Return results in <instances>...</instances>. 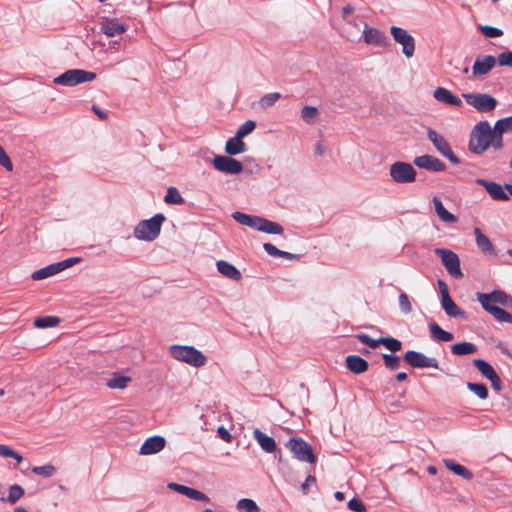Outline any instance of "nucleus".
Returning <instances> with one entry per match:
<instances>
[{
	"instance_id": "nucleus-1",
	"label": "nucleus",
	"mask_w": 512,
	"mask_h": 512,
	"mask_svg": "<svg viewBox=\"0 0 512 512\" xmlns=\"http://www.w3.org/2000/svg\"><path fill=\"white\" fill-rule=\"evenodd\" d=\"M496 133L488 121H480L471 131L469 150L477 155L483 154L490 146L496 150Z\"/></svg>"
},
{
	"instance_id": "nucleus-2",
	"label": "nucleus",
	"mask_w": 512,
	"mask_h": 512,
	"mask_svg": "<svg viewBox=\"0 0 512 512\" xmlns=\"http://www.w3.org/2000/svg\"><path fill=\"white\" fill-rule=\"evenodd\" d=\"M169 351L175 360L196 368L204 366L207 362V357L193 346L172 345Z\"/></svg>"
},
{
	"instance_id": "nucleus-3",
	"label": "nucleus",
	"mask_w": 512,
	"mask_h": 512,
	"mask_svg": "<svg viewBox=\"0 0 512 512\" xmlns=\"http://www.w3.org/2000/svg\"><path fill=\"white\" fill-rule=\"evenodd\" d=\"M165 221V216L161 213L152 218L143 220L134 229V236L139 240L153 241L161 231V226Z\"/></svg>"
},
{
	"instance_id": "nucleus-4",
	"label": "nucleus",
	"mask_w": 512,
	"mask_h": 512,
	"mask_svg": "<svg viewBox=\"0 0 512 512\" xmlns=\"http://www.w3.org/2000/svg\"><path fill=\"white\" fill-rule=\"evenodd\" d=\"M476 298L481 304L482 308L491 313L493 309H496L500 306L511 308L512 307V297L502 290H494L490 293H476Z\"/></svg>"
},
{
	"instance_id": "nucleus-5",
	"label": "nucleus",
	"mask_w": 512,
	"mask_h": 512,
	"mask_svg": "<svg viewBox=\"0 0 512 512\" xmlns=\"http://www.w3.org/2000/svg\"><path fill=\"white\" fill-rule=\"evenodd\" d=\"M285 446L297 460L310 464L316 463V455L312 446L302 438H291Z\"/></svg>"
},
{
	"instance_id": "nucleus-6",
	"label": "nucleus",
	"mask_w": 512,
	"mask_h": 512,
	"mask_svg": "<svg viewBox=\"0 0 512 512\" xmlns=\"http://www.w3.org/2000/svg\"><path fill=\"white\" fill-rule=\"evenodd\" d=\"M96 78L94 72L82 69H70L54 79V82L63 86H75L80 83L90 82Z\"/></svg>"
},
{
	"instance_id": "nucleus-7",
	"label": "nucleus",
	"mask_w": 512,
	"mask_h": 512,
	"mask_svg": "<svg viewBox=\"0 0 512 512\" xmlns=\"http://www.w3.org/2000/svg\"><path fill=\"white\" fill-rule=\"evenodd\" d=\"M389 174L395 183L406 184L412 183L416 180L417 172L412 164L397 161L391 164Z\"/></svg>"
},
{
	"instance_id": "nucleus-8",
	"label": "nucleus",
	"mask_w": 512,
	"mask_h": 512,
	"mask_svg": "<svg viewBox=\"0 0 512 512\" xmlns=\"http://www.w3.org/2000/svg\"><path fill=\"white\" fill-rule=\"evenodd\" d=\"M466 103L481 113H489L497 106L495 97L485 93H465L462 95Z\"/></svg>"
},
{
	"instance_id": "nucleus-9",
	"label": "nucleus",
	"mask_w": 512,
	"mask_h": 512,
	"mask_svg": "<svg viewBox=\"0 0 512 512\" xmlns=\"http://www.w3.org/2000/svg\"><path fill=\"white\" fill-rule=\"evenodd\" d=\"M91 49L98 52H112L119 48L121 34H90Z\"/></svg>"
},
{
	"instance_id": "nucleus-10",
	"label": "nucleus",
	"mask_w": 512,
	"mask_h": 512,
	"mask_svg": "<svg viewBox=\"0 0 512 512\" xmlns=\"http://www.w3.org/2000/svg\"><path fill=\"white\" fill-rule=\"evenodd\" d=\"M80 261L81 259L79 257H72L57 263L50 264L46 267L34 271L31 275V278L35 281L46 279L69 267H72Z\"/></svg>"
},
{
	"instance_id": "nucleus-11",
	"label": "nucleus",
	"mask_w": 512,
	"mask_h": 512,
	"mask_svg": "<svg viewBox=\"0 0 512 512\" xmlns=\"http://www.w3.org/2000/svg\"><path fill=\"white\" fill-rule=\"evenodd\" d=\"M435 253L441 258L442 264L452 277L456 279L463 277V273L460 269V260L455 252L444 248H438L435 250Z\"/></svg>"
},
{
	"instance_id": "nucleus-12",
	"label": "nucleus",
	"mask_w": 512,
	"mask_h": 512,
	"mask_svg": "<svg viewBox=\"0 0 512 512\" xmlns=\"http://www.w3.org/2000/svg\"><path fill=\"white\" fill-rule=\"evenodd\" d=\"M427 137L442 156L446 157L453 164L460 163L459 158L453 153L450 144L442 135L429 128L427 130Z\"/></svg>"
},
{
	"instance_id": "nucleus-13",
	"label": "nucleus",
	"mask_w": 512,
	"mask_h": 512,
	"mask_svg": "<svg viewBox=\"0 0 512 512\" xmlns=\"http://www.w3.org/2000/svg\"><path fill=\"white\" fill-rule=\"evenodd\" d=\"M404 360L413 368H434L439 369V362L434 357H427L423 353L409 350L404 355Z\"/></svg>"
},
{
	"instance_id": "nucleus-14",
	"label": "nucleus",
	"mask_w": 512,
	"mask_h": 512,
	"mask_svg": "<svg viewBox=\"0 0 512 512\" xmlns=\"http://www.w3.org/2000/svg\"><path fill=\"white\" fill-rule=\"evenodd\" d=\"M214 168L226 174H239L243 171V165L240 161L229 156L218 155L213 158Z\"/></svg>"
},
{
	"instance_id": "nucleus-15",
	"label": "nucleus",
	"mask_w": 512,
	"mask_h": 512,
	"mask_svg": "<svg viewBox=\"0 0 512 512\" xmlns=\"http://www.w3.org/2000/svg\"><path fill=\"white\" fill-rule=\"evenodd\" d=\"M473 365L478 369V371L491 382L492 388L499 392L502 389L501 379L494 370V368L483 359H474Z\"/></svg>"
},
{
	"instance_id": "nucleus-16",
	"label": "nucleus",
	"mask_w": 512,
	"mask_h": 512,
	"mask_svg": "<svg viewBox=\"0 0 512 512\" xmlns=\"http://www.w3.org/2000/svg\"><path fill=\"white\" fill-rule=\"evenodd\" d=\"M414 164L419 168L433 172H443L446 169L445 163L432 155L418 156L414 159Z\"/></svg>"
},
{
	"instance_id": "nucleus-17",
	"label": "nucleus",
	"mask_w": 512,
	"mask_h": 512,
	"mask_svg": "<svg viewBox=\"0 0 512 512\" xmlns=\"http://www.w3.org/2000/svg\"><path fill=\"white\" fill-rule=\"evenodd\" d=\"M130 29L127 21L121 18H101L100 32H126Z\"/></svg>"
},
{
	"instance_id": "nucleus-18",
	"label": "nucleus",
	"mask_w": 512,
	"mask_h": 512,
	"mask_svg": "<svg viewBox=\"0 0 512 512\" xmlns=\"http://www.w3.org/2000/svg\"><path fill=\"white\" fill-rule=\"evenodd\" d=\"M476 183L478 185L484 187L493 200H496V201H508L509 200L508 194L504 191V188L500 184H498L496 182H492V181H487L485 179H480V178L476 180Z\"/></svg>"
},
{
	"instance_id": "nucleus-19",
	"label": "nucleus",
	"mask_w": 512,
	"mask_h": 512,
	"mask_svg": "<svg viewBox=\"0 0 512 512\" xmlns=\"http://www.w3.org/2000/svg\"><path fill=\"white\" fill-rule=\"evenodd\" d=\"M166 444L165 438L162 436H152L147 438L140 447L141 455H152L164 449Z\"/></svg>"
},
{
	"instance_id": "nucleus-20",
	"label": "nucleus",
	"mask_w": 512,
	"mask_h": 512,
	"mask_svg": "<svg viewBox=\"0 0 512 512\" xmlns=\"http://www.w3.org/2000/svg\"><path fill=\"white\" fill-rule=\"evenodd\" d=\"M496 64V58L492 55L477 57L472 67L474 76H483L489 73Z\"/></svg>"
},
{
	"instance_id": "nucleus-21",
	"label": "nucleus",
	"mask_w": 512,
	"mask_h": 512,
	"mask_svg": "<svg viewBox=\"0 0 512 512\" xmlns=\"http://www.w3.org/2000/svg\"><path fill=\"white\" fill-rule=\"evenodd\" d=\"M433 97L441 103L460 108L462 106L461 99L454 95L450 90L438 87L433 92Z\"/></svg>"
},
{
	"instance_id": "nucleus-22",
	"label": "nucleus",
	"mask_w": 512,
	"mask_h": 512,
	"mask_svg": "<svg viewBox=\"0 0 512 512\" xmlns=\"http://www.w3.org/2000/svg\"><path fill=\"white\" fill-rule=\"evenodd\" d=\"M496 133V150H500L503 147V134L508 131H512V116L502 118L498 120L494 128Z\"/></svg>"
},
{
	"instance_id": "nucleus-23",
	"label": "nucleus",
	"mask_w": 512,
	"mask_h": 512,
	"mask_svg": "<svg viewBox=\"0 0 512 512\" xmlns=\"http://www.w3.org/2000/svg\"><path fill=\"white\" fill-rule=\"evenodd\" d=\"M441 305L446 314L450 317H465V312L452 300L449 293H443L441 297Z\"/></svg>"
},
{
	"instance_id": "nucleus-24",
	"label": "nucleus",
	"mask_w": 512,
	"mask_h": 512,
	"mask_svg": "<svg viewBox=\"0 0 512 512\" xmlns=\"http://www.w3.org/2000/svg\"><path fill=\"white\" fill-rule=\"evenodd\" d=\"M394 40L402 46V52L410 58L414 54L415 41L411 34H392Z\"/></svg>"
},
{
	"instance_id": "nucleus-25",
	"label": "nucleus",
	"mask_w": 512,
	"mask_h": 512,
	"mask_svg": "<svg viewBox=\"0 0 512 512\" xmlns=\"http://www.w3.org/2000/svg\"><path fill=\"white\" fill-rule=\"evenodd\" d=\"M347 368L355 374H361L368 370V362L358 355H348L346 357Z\"/></svg>"
},
{
	"instance_id": "nucleus-26",
	"label": "nucleus",
	"mask_w": 512,
	"mask_h": 512,
	"mask_svg": "<svg viewBox=\"0 0 512 512\" xmlns=\"http://www.w3.org/2000/svg\"><path fill=\"white\" fill-rule=\"evenodd\" d=\"M216 266L218 272L226 278L234 281H239L242 278L241 272L234 265L225 260L217 261Z\"/></svg>"
},
{
	"instance_id": "nucleus-27",
	"label": "nucleus",
	"mask_w": 512,
	"mask_h": 512,
	"mask_svg": "<svg viewBox=\"0 0 512 512\" xmlns=\"http://www.w3.org/2000/svg\"><path fill=\"white\" fill-rule=\"evenodd\" d=\"M253 437L265 452L273 453L276 450L275 440L272 437L264 434L260 429H254Z\"/></svg>"
},
{
	"instance_id": "nucleus-28",
	"label": "nucleus",
	"mask_w": 512,
	"mask_h": 512,
	"mask_svg": "<svg viewBox=\"0 0 512 512\" xmlns=\"http://www.w3.org/2000/svg\"><path fill=\"white\" fill-rule=\"evenodd\" d=\"M254 229L268 234H281L283 232V227L280 224L261 217L257 218Z\"/></svg>"
},
{
	"instance_id": "nucleus-29",
	"label": "nucleus",
	"mask_w": 512,
	"mask_h": 512,
	"mask_svg": "<svg viewBox=\"0 0 512 512\" xmlns=\"http://www.w3.org/2000/svg\"><path fill=\"white\" fill-rule=\"evenodd\" d=\"M432 202L434 205L435 212L442 222L449 224L457 222V217L445 209L440 198L435 196L433 197Z\"/></svg>"
},
{
	"instance_id": "nucleus-30",
	"label": "nucleus",
	"mask_w": 512,
	"mask_h": 512,
	"mask_svg": "<svg viewBox=\"0 0 512 512\" xmlns=\"http://www.w3.org/2000/svg\"><path fill=\"white\" fill-rule=\"evenodd\" d=\"M474 234L478 248L486 255H495V249L492 242L481 232L479 228L474 229Z\"/></svg>"
},
{
	"instance_id": "nucleus-31",
	"label": "nucleus",
	"mask_w": 512,
	"mask_h": 512,
	"mask_svg": "<svg viewBox=\"0 0 512 512\" xmlns=\"http://www.w3.org/2000/svg\"><path fill=\"white\" fill-rule=\"evenodd\" d=\"M443 463L448 470L452 471L456 475H458L466 480H471L473 478V474L471 471H469L464 466H462L458 463H455L453 460L444 459Z\"/></svg>"
},
{
	"instance_id": "nucleus-32",
	"label": "nucleus",
	"mask_w": 512,
	"mask_h": 512,
	"mask_svg": "<svg viewBox=\"0 0 512 512\" xmlns=\"http://www.w3.org/2000/svg\"><path fill=\"white\" fill-rule=\"evenodd\" d=\"M246 150V145L242 141V138H238L237 135H235L233 138H230L225 145V152L228 155H237L240 153H243Z\"/></svg>"
},
{
	"instance_id": "nucleus-33",
	"label": "nucleus",
	"mask_w": 512,
	"mask_h": 512,
	"mask_svg": "<svg viewBox=\"0 0 512 512\" xmlns=\"http://www.w3.org/2000/svg\"><path fill=\"white\" fill-rule=\"evenodd\" d=\"M429 330L432 338H434L437 341L450 342L454 338L452 333L443 330L435 322L429 324Z\"/></svg>"
},
{
	"instance_id": "nucleus-34",
	"label": "nucleus",
	"mask_w": 512,
	"mask_h": 512,
	"mask_svg": "<svg viewBox=\"0 0 512 512\" xmlns=\"http://www.w3.org/2000/svg\"><path fill=\"white\" fill-rule=\"evenodd\" d=\"M359 41H363L367 45L384 47L388 43V38L385 34H362Z\"/></svg>"
},
{
	"instance_id": "nucleus-35",
	"label": "nucleus",
	"mask_w": 512,
	"mask_h": 512,
	"mask_svg": "<svg viewBox=\"0 0 512 512\" xmlns=\"http://www.w3.org/2000/svg\"><path fill=\"white\" fill-rule=\"evenodd\" d=\"M476 351L477 346L471 342H461L451 346L452 354L457 356L473 354Z\"/></svg>"
},
{
	"instance_id": "nucleus-36",
	"label": "nucleus",
	"mask_w": 512,
	"mask_h": 512,
	"mask_svg": "<svg viewBox=\"0 0 512 512\" xmlns=\"http://www.w3.org/2000/svg\"><path fill=\"white\" fill-rule=\"evenodd\" d=\"M131 382V378L120 374H114L112 378L107 380V387L110 389H124L128 383Z\"/></svg>"
},
{
	"instance_id": "nucleus-37",
	"label": "nucleus",
	"mask_w": 512,
	"mask_h": 512,
	"mask_svg": "<svg viewBox=\"0 0 512 512\" xmlns=\"http://www.w3.org/2000/svg\"><path fill=\"white\" fill-rule=\"evenodd\" d=\"M60 319L56 316H43L34 320V326L40 329L56 327Z\"/></svg>"
},
{
	"instance_id": "nucleus-38",
	"label": "nucleus",
	"mask_w": 512,
	"mask_h": 512,
	"mask_svg": "<svg viewBox=\"0 0 512 512\" xmlns=\"http://www.w3.org/2000/svg\"><path fill=\"white\" fill-rule=\"evenodd\" d=\"M318 116V109L314 106H304L301 110V118L307 124H314Z\"/></svg>"
},
{
	"instance_id": "nucleus-39",
	"label": "nucleus",
	"mask_w": 512,
	"mask_h": 512,
	"mask_svg": "<svg viewBox=\"0 0 512 512\" xmlns=\"http://www.w3.org/2000/svg\"><path fill=\"white\" fill-rule=\"evenodd\" d=\"M232 217L238 223L248 226V227H251V228H255L256 221L258 218L257 216H251V215H248V214H245L242 212H234L232 214Z\"/></svg>"
},
{
	"instance_id": "nucleus-40",
	"label": "nucleus",
	"mask_w": 512,
	"mask_h": 512,
	"mask_svg": "<svg viewBox=\"0 0 512 512\" xmlns=\"http://www.w3.org/2000/svg\"><path fill=\"white\" fill-rule=\"evenodd\" d=\"M467 388L473 392L478 398L485 400L489 396V391L486 385L482 383L467 382Z\"/></svg>"
},
{
	"instance_id": "nucleus-41",
	"label": "nucleus",
	"mask_w": 512,
	"mask_h": 512,
	"mask_svg": "<svg viewBox=\"0 0 512 512\" xmlns=\"http://www.w3.org/2000/svg\"><path fill=\"white\" fill-rule=\"evenodd\" d=\"M347 23L351 26V29H355L361 32H379L374 28H370L361 17L352 18L348 20Z\"/></svg>"
},
{
	"instance_id": "nucleus-42",
	"label": "nucleus",
	"mask_w": 512,
	"mask_h": 512,
	"mask_svg": "<svg viewBox=\"0 0 512 512\" xmlns=\"http://www.w3.org/2000/svg\"><path fill=\"white\" fill-rule=\"evenodd\" d=\"M237 509L240 512H260V508L252 499L243 498L238 501Z\"/></svg>"
},
{
	"instance_id": "nucleus-43",
	"label": "nucleus",
	"mask_w": 512,
	"mask_h": 512,
	"mask_svg": "<svg viewBox=\"0 0 512 512\" xmlns=\"http://www.w3.org/2000/svg\"><path fill=\"white\" fill-rule=\"evenodd\" d=\"M164 201L167 204H183L184 199L180 195L179 191L175 187H169L164 197Z\"/></svg>"
},
{
	"instance_id": "nucleus-44",
	"label": "nucleus",
	"mask_w": 512,
	"mask_h": 512,
	"mask_svg": "<svg viewBox=\"0 0 512 512\" xmlns=\"http://www.w3.org/2000/svg\"><path fill=\"white\" fill-rule=\"evenodd\" d=\"M281 97V94L278 92L265 94L260 98L259 105L261 106V108L267 109L273 106Z\"/></svg>"
},
{
	"instance_id": "nucleus-45",
	"label": "nucleus",
	"mask_w": 512,
	"mask_h": 512,
	"mask_svg": "<svg viewBox=\"0 0 512 512\" xmlns=\"http://www.w3.org/2000/svg\"><path fill=\"white\" fill-rule=\"evenodd\" d=\"M498 322L512 324V314L505 311L501 307L493 309L490 313Z\"/></svg>"
},
{
	"instance_id": "nucleus-46",
	"label": "nucleus",
	"mask_w": 512,
	"mask_h": 512,
	"mask_svg": "<svg viewBox=\"0 0 512 512\" xmlns=\"http://www.w3.org/2000/svg\"><path fill=\"white\" fill-rule=\"evenodd\" d=\"M380 342L391 352H398L402 348V343L400 340L392 337H382L380 338Z\"/></svg>"
},
{
	"instance_id": "nucleus-47",
	"label": "nucleus",
	"mask_w": 512,
	"mask_h": 512,
	"mask_svg": "<svg viewBox=\"0 0 512 512\" xmlns=\"http://www.w3.org/2000/svg\"><path fill=\"white\" fill-rule=\"evenodd\" d=\"M56 468L52 464H47L44 466H35L32 468V472L36 475L43 476L45 478H49L54 475Z\"/></svg>"
},
{
	"instance_id": "nucleus-48",
	"label": "nucleus",
	"mask_w": 512,
	"mask_h": 512,
	"mask_svg": "<svg viewBox=\"0 0 512 512\" xmlns=\"http://www.w3.org/2000/svg\"><path fill=\"white\" fill-rule=\"evenodd\" d=\"M24 495V489L18 485L14 484L9 488L8 501L11 504L16 503L22 496Z\"/></svg>"
},
{
	"instance_id": "nucleus-49",
	"label": "nucleus",
	"mask_w": 512,
	"mask_h": 512,
	"mask_svg": "<svg viewBox=\"0 0 512 512\" xmlns=\"http://www.w3.org/2000/svg\"><path fill=\"white\" fill-rule=\"evenodd\" d=\"M256 123L252 120L244 122L237 130L236 135L238 138H244L254 131Z\"/></svg>"
},
{
	"instance_id": "nucleus-50",
	"label": "nucleus",
	"mask_w": 512,
	"mask_h": 512,
	"mask_svg": "<svg viewBox=\"0 0 512 512\" xmlns=\"http://www.w3.org/2000/svg\"><path fill=\"white\" fill-rule=\"evenodd\" d=\"M382 358L387 369L393 371L399 368L400 358L398 356L383 354Z\"/></svg>"
},
{
	"instance_id": "nucleus-51",
	"label": "nucleus",
	"mask_w": 512,
	"mask_h": 512,
	"mask_svg": "<svg viewBox=\"0 0 512 512\" xmlns=\"http://www.w3.org/2000/svg\"><path fill=\"white\" fill-rule=\"evenodd\" d=\"M398 301H399V308L402 313L409 314L412 312V305H411L410 299L406 293H404V292L400 293L399 297H398Z\"/></svg>"
},
{
	"instance_id": "nucleus-52",
	"label": "nucleus",
	"mask_w": 512,
	"mask_h": 512,
	"mask_svg": "<svg viewBox=\"0 0 512 512\" xmlns=\"http://www.w3.org/2000/svg\"><path fill=\"white\" fill-rule=\"evenodd\" d=\"M185 496L196 501L209 502V497L206 494L194 488L188 487Z\"/></svg>"
},
{
	"instance_id": "nucleus-53",
	"label": "nucleus",
	"mask_w": 512,
	"mask_h": 512,
	"mask_svg": "<svg viewBox=\"0 0 512 512\" xmlns=\"http://www.w3.org/2000/svg\"><path fill=\"white\" fill-rule=\"evenodd\" d=\"M357 338L361 343L368 345L373 349L377 348L380 344H382V342H380V338L372 339L369 335L365 333L358 334Z\"/></svg>"
},
{
	"instance_id": "nucleus-54",
	"label": "nucleus",
	"mask_w": 512,
	"mask_h": 512,
	"mask_svg": "<svg viewBox=\"0 0 512 512\" xmlns=\"http://www.w3.org/2000/svg\"><path fill=\"white\" fill-rule=\"evenodd\" d=\"M0 165L6 168L8 171L13 170V164L5 150L0 146Z\"/></svg>"
},
{
	"instance_id": "nucleus-55",
	"label": "nucleus",
	"mask_w": 512,
	"mask_h": 512,
	"mask_svg": "<svg viewBox=\"0 0 512 512\" xmlns=\"http://www.w3.org/2000/svg\"><path fill=\"white\" fill-rule=\"evenodd\" d=\"M348 508L354 512H364L365 511V506H364L363 502L358 498H352L351 500H349Z\"/></svg>"
},
{
	"instance_id": "nucleus-56",
	"label": "nucleus",
	"mask_w": 512,
	"mask_h": 512,
	"mask_svg": "<svg viewBox=\"0 0 512 512\" xmlns=\"http://www.w3.org/2000/svg\"><path fill=\"white\" fill-rule=\"evenodd\" d=\"M498 64L500 66H511L512 67V52L507 51L499 54Z\"/></svg>"
},
{
	"instance_id": "nucleus-57",
	"label": "nucleus",
	"mask_w": 512,
	"mask_h": 512,
	"mask_svg": "<svg viewBox=\"0 0 512 512\" xmlns=\"http://www.w3.org/2000/svg\"><path fill=\"white\" fill-rule=\"evenodd\" d=\"M263 248L264 250L270 255V256H273V257H279L281 255V251L280 249L276 248L273 244L271 243H264L263 244Z\"/></svg>"
},
{
	"instance_id": "nucleus-58",
	"label": "nucleus",
	"mask_w": 512,
	"mask_h": 512,
	"mask_svg": "<svg viewBox=\"0 0 512 512\" xmlns=\"http://www.w3.org/2000/svg\"><path fill=\"white\" fill-rule=\"evenodd\" d=\"M217 434L225 442H230L232 439V436L229 433V431L223 426L218 427Z\"/></svg>"
},
{
	"instance_id": "nucleus-59",
	"label": "nucleus",
	"mask_w": 512,
	"mask_h": 512,
	"mask_svg": "<svg viewBox=\"0 0 512 512\" xmlns=\"http://www.w3.org/2000/svg\"><path fill=\"white\" fill-rule=\"evenodd\" d=\"M168 488L173 491H176L182 495H185L187 492L188 486L178 484V483H169Z\"/></svg>"
},
{
	"instance_id": "nucleus-60",
	"label": "nucleus",
	"mask_w": 512,
	"mask_h": 512,
	"mask_svg": "<svg viewBox=\"0 0 512 512\" xmlns=\"http://www.w3.org/2000/svg\"><path fill=\"white\" fill-rule=\"evenodd\" d=\"M0 456L12 457V456H15V451L6 445H0Z\"/></svg>"
},
{
	"instance_id": "nucleus-61",
	"label": "nucleus",
	"mask_w": 512,
	"mask_h": 512,
	"mask_svg": "<svg viewBox=\"0 0 512 512\" xmlns=\"http://www.w3.org/2000/svg\"><path fill=\"white\" fill-rule=\"evenodd\" d=\"M353 10H354V9H353V7H352V6H350V5L344 6V7L342 8V16H343V19H344V20H346V21L350 20L351 15H352V13H353Z\"/></svg>"
},
{
	"instance_id": "nucleus-62",
	"label": "nucleus",
	"mask_w": 512,
	"mask_h": 512,
	"mask_svg": "<svg viewBox=\"0 0 512 512\" xmlns=\"http://www.w3.org/2000/svg\"><path fill=\"white\" fill-rule=\"evenodd\" d=\"M315 481H316L315 477H314V476H312V475H309V476L306 478L305 482H304V483L302 484V486H301L302 492H303L304 494H306V493H307V491H308V486H309L310 484L314 483Z\"/></svg>"
},
{
	"instance_id": "nucleus-63",
	"label": "nucleus",
	"mask_w": 512,
	"mask_h": 512,
	"mask_svg": "<svg viewBox=\"0 0 512 512\" xmlns=\"http://www.w3.org/2000/svg\"><path fill=\"white\" fill-rule=\"evenodd\" d=\"M92 111L101 119V120H106L107 119V114L105 112H103L98 106L96 105H93L92 106Z\"/></svg>"
},
{
	"instance_id": "nucleus-64",
	"label": "nucleus",
	"mask_w": 512,
	"mask_h": 512,
	"mask_svg": "<svg viewBox=\"0 0 512 512\" xmlns=\"http://www.w3.org/2000/svg\"><path fill=\"white\" fill-rule=\"evenodd\" d=\"M438 285H439V288H440L441 297H443L444 291H445V293H449L448 287H447V285H446V283L444 281L438 280Z\"/></svg>"
}]
</instances>
